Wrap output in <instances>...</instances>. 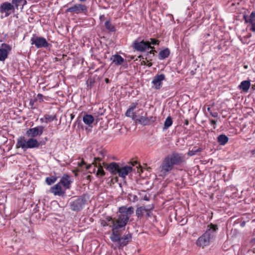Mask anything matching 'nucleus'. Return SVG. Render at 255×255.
<instances>
[{
	"label": "nucleus",
	"mask_w": 255,
	"mask_h": 255,
	"mask_svg": "<svg viewBox=\"0 0 255 255\" xmlns=\"http://www.w3.org/2000/svg\"><path fill=\"white\" fill-rule=\"evenodd\" d=\"M111 60L116 65H121L124 61V59L120 55L116 54L111 57Z\"/></svg>",
	"instance_id": "nucleus-23"
},
{
	"label": "nucleus",
	"mask_w": 255,
	"mask_h": 255,
	"mask_svg": "<svg viewBox=\"0 0 255 255\" xmlns=\"http://www.w3.org/2000/svg\"><path fill=\"white\" fill-rule=\"evenodd\" d=\"M17 145L23 149L28 148H37L40 146V143L37 140L33 137L26 140L24 136H20L17 139Z\"/></svg>",
	"instance_id": "nucleus-4"
},
{
	"label": "nucleus",
	"mask_w": 255,
	"mask_h": 255,
	"mask_svg": "<svg viewBox=\"0 0 255 255\" xmlns=\"http://www.w3.org/2000/svg\"><path fill=\"white\" fill-rule=\"evenodd\" d=\"M71 183V181L70 180V176L66 174L62 176L58 183L60 185H62L65 188V189H67L70 188V185Z\"/></svg>",
	"instance_id": "nucleus-22"
},
{
	"label": "nucleus",
	"mask_w": 255,
	"mask_h": 255,
	"mask_svg": "<svg viewBox=\"0 0 255 255\" xmlns=\"http://www.w3.org/2000/svg\"><path fill=\"white\" fill-rule=\"evenodd\" d=\"M134 212V208L132 206L127 207L122 206L119 208L118 218L116 219V223L113 226L112 231L118 230L119 229L124 227L127 224L129 217Z\"/></svg>",
	"instance_id": "nucleus-1"
},
{
	"label": "nucleus",
	"mask_w": 255,
	"mask_h": 255,
	"mask_svg": "<svg viewBox=\"0 0 255 255\" xmlns=\"http://www.w3.org/2000/svg\"><path fill=\"white\" fill-rule=\"evenodd\" d=\"M132 47L135 50L139 52H143L147 48H154L153 47L150 45L149 41H145L144 40L139 41L138 40H135L133 41Z\"/></svg>",
	"instance_id": "nucleus-6"
},
{
	"label": "nucleus",
	"mask_w": 255,
	"mask_h": 255,
	"mask_svg": "<svg viewBox=\"0 0 255 255\" xmlns=\"http://www.w3.org/2000/svg\"><path fill=\"white\" fill-rule=\"evenodd\" d=\"M43 95L41 94H38L37 95V98L39 101L40 102H42L43 101Z\"/></svg>",
	"instance_id": "nucleus-43"
},
{
	"label": "nucleus",
	"mask_w": 255,
	"mask_h": 255,
	"mask_svg": "<svg viewBox=\"0 0 255 255\" xmlns=\"http://www.w3.org/2000/svg\"><path fill=\"white\" fill-rule=\"evenodd\" d=\"M36 100H37L36 99H35V100L31 99L30 100V101L29 102V105L31 106V108H35V107L34 106V103L36 101Z\"/></svg>",
	"instance_id": "nucleus-41"
},
{
	"label": "nucleus",
	"mask_w": 255,
	"mask_h": 255,
	"mask_svg": "<svg viewBox=\"0 0 255 255\" xmlns=\"http://www.w3.org/2000/svg\"><path fill=\"white\" fill-rule=\"evenodd\" d=\"M105 81L106 83H110V80L108 78H106L105 79Z\"/></svg>",
	"instance_id": "nucleus-54"
},
{
	"label": "nucleus",
	"mask_w": 255,
	"mask_h": 255,
	"mask_svg": "<svg viewBox=\"0 0 255 255\" xmlns=\"http://www.w3.org/2000/svg\"><path fill=\"white\" fill-rule=\"evenodd\" d=\"M44 128L42 126H38L34 128L28 129L26 132L27 137H34L37 135H41L44 131Z\"/></svg>",
	"instance_id": "nucleus-8"
},
{
	"label": "nucleus",
	"mask_w": 255,
	"mask_h": 255,
	"mask_svg": "<svg viewBox=\"0 0 255 255\" xmlns=\"http://www.w3.org/2000/svg\"><path fill=\"white\" fill-rule=\"evenodd\" d=\"M151 49L152 50L149 52V53L154 54V52H156V51L155 50H153V48Z\"/></svg>",
	"instance_id": "nucleus-49"
},
{
	"label": "nucleus",
	"mask_w": 255,
	"mask_h": 255,
	"mask_svg": "<svg viewBox=\"0 0 255 255\" xmlns=\"http://www.w3.org/2000/svg\"><path fill=\"white\" fill-rule=\"evenodd\" d=\"M31 44L35 45L37 48H47L48 47L49 44L47 41L46 39L43 37H38L35 35L31 38Z\"/></svg>",
	"instance_id": "nucleus-5"
},
{
	"label": "nucleus",
	"mask_w": 255,
	"mask_h": 255,
	"mask_svg": "<svg viewBox=\"0 0 255 255\" xmlns=\"http://www.w3.org/2000/svg\"><path fill=\"white\" fill-rule=\"evenodd\" d=\"M0 47V61H3L7 57L8 52L11 50L9 45L3 43Z\"/></svg>",
	"instance_id": "nucleus-16"
},
{
	"label": "nucleus",
	"mask_w": 255,
	"mask_h": 255,
	"mask_svg": "<svg viewBox=\"0 0 255 255\" xmlns=\"http://www.w3.org/2000/svg\"><path fill=\"white\" fill-rule=\"evenodd\" d=\"M132 111H133L132 110H130V109L129 108L126 113V116L128 117H130L132 115V113H133Z\"/></svg>",
	"instance_id": "nucleus-39"
},
{
	"label": "nucleus",
	"mask_w": 255,
	"mask_h": 255,
	"mask_svg": "<svg viewBox=\"0 0 255 255\" xmlns=\"http://www.w3.org/2000/svg\"><path fill=\"white\" fill-rule=\"evenodd\" d=\"M251 86L250 82L249 81H243L239 85V88L243 90L245 92H247Z\"/></svg>",
	"instance_id": "nucleus-27"
},
{
	"label": "nucleus",
	"mask_w": 255,
	"mask_h": 255,
	"mask_svg": "<svg viewBox=\"0 0 255 255\" xmlns=\"http://www.w3.org/2000/svg\"><path fill=\"white\" fill-rule=\"evenodd\" d=\"M46 182L48 185H51L56 181V177L52 176L50 177H47L46 178Z\"/></svg>",
	"instance_id": "nucleus-34"
},
{
	"label": "nucleus",
	"mask_w": 255,
	"mask_h": 255,
	"mask_svg": "<svg viewBox=\"0 0 255 255\" xmlns=\"http://www.w3.org/2000/svg\"><path fill=\"white\" fill-rule=\"evenodd\" d=\"M147 66H148V67H150V66H152V63H148V64H147Z\"/></svg>",
	"instance_id": "nucleus-58"
},
{
	"label": "nucleus",
	"mask_w": 255,
	"mask_h": 255,
	"mask_svg": "<svg viewBox=\"0 0 255 255\" xmlns=\"http://www.w3.org/2000/svg\"><path fill=\"white\" fill-rule=\"evenodd\" d=\"M101 224L103 227L109 226L110 227H112V225H110L109 223H108L107 221L105 220H102Z\"/></svg>",
	"instance_id": "nucleus-40"
},
{
	"label": "nucleus",
	"mask_w": 255,
	"mask_h": 255,
	"mask_svg": "<svg viewBox=\"0 0 255 255\" xmlns=\"http://www.w3.org/2000/svg\"><path fill=\"white\" fill-rule=\"evenodd\" d=\"M211 241H212L204 233L197 239L196 245L198 246L204 247L208 246Z\"/></svg>",
	"instance_id": "nucleus-19"
},
{
	"label": "nucleus",
	"mask_w": 255,
	"mask_h": 255,
	"mask_svg": "<svg viewBox=\"0 0 255 255\" xmlns=\"http://www.w3.org/2000/svg\"><path fill=\"white\" fill-rule=\"evenodd\" d=\"M116 181H117L118 180V178L117 177H115Z\"/></svg>",
	"instance_id": "nucleus-61"
},
{
	"label": "nucleus",
	"mask_w": 255,
	"mask_h": 255,
	"mask_svg": "<svg viewBox=\"0 0 255 255\" xmlns=\"http://www.w3.org/2000/svg\"><path fill=\"white\" fill-rule=\"evenodd\" d=\"M243 18L245 20V23H248L249 17H248V15L244 14L243 16Z\"/></svg>",
	"instance_id": "nucleus-46"
},
{
	"label": "nucleus",
	"mask_w": 255,
	"mask_h": 255,
	"mask_svg": "<svg viewBox=\"0 0 255 255\" xmlns=\"http://www.w3.org/2000/svg\"><path fill=\"white\" fill-rule=\"evenodd\" d=\"M105 26L110 31L114 32L116 31L115 26L111 22L110 20H107L105 22Z\"/></svg>",
	"instance_id": "nucleus-29"
},
{
	"label": "nucleus",
	"mask_w": 255,
	"mask_h": 255,
	"mask_svg": "<svg viewBox=\"0 0 255 255\" xmlns=\"http://www.w3.org/2000/svg\"><path fill=\"white\" fill-rule=\"evenodd\" d=\"M150 42H149L150 44H151L152 45H158L159 44V41L158 40H157V39H155L154 38H150Z\"/></svg>",
	"instance_id": "nucleus-36"
},
{
	"label": "nucleus",
	"mask_w": 255,
	"mask_h": 255,
	"mask_svg": "<svg viewBox=\"0 0 255 255\" xmlns=\"http://www.w3.org/2000/svg\"><path fill=\"white\" fill-rule=\"evenodd\" d=\"M86 164V163L84 161H82L79 164L80 166H82L83 165Z\"/></svg>",
	"instance_id": "nucleus-52"
},
{
	"label": "nucleus",
	"mask_w": 255,
	"mask_h": 255,
	"mask_svg": "<svg viewBox=\"0 0 255 255\" xmlns=\"http://www.w3.org/2000/svg\"><path fill=\"white\" fill-rule=\"evenodd\" d=\"M80 120H77L76 121V122H75V124H76V125H80Z\"/></svg>",
	"instance_id": "nucleus-53"
},
{
	"label": "nucleus",
	"mask_w": 255,
	"mask_h": 255,
	"mask_svg": "<svg viewBox=\"0 0 255 255\" xmlns=\"http://www.w3.org/2000/svg\"><path fill=\"white\" fill-rule=\"evenodd\" d=\"M173 166L169 158L166 156L160 165L161 171L164 174H166L172 169Z\"/></svg>",
	"instance_id": "nucleus-11"
},
{
	"label": "nucleus",
	"mask_w": 255,
	"mask_h": 255,
	"mask_svg": "<svg viewBox=\"0 0 255 255\" xmlns=\"http://www.w3.org/2000/svg\"><path fill=\"white\" fill-rule=\"evenodd\" d=\"M87 11V7L85 4H76L66 9V12L79 13Z\"/></svg>",
	"instance_id": "nucleus-13"
},
{
	"label": "nucleus",
	"mask_w": 255,
	"mask_h": 255,
	"mask_svg": "<svg viewBox=\"0 0 255 255\" xmlns=\"http://www.w3.org/2000/svg\"><path fill=\"white\" fill-rule=\"evenodd\" d=\"M132 167L126 165L122 167H119V170L118 172V175L122 178L123 179H125L127 175L128 174V173H130L132 171Z\"/></svg>",
	"instance_id": "nucleus-18"
},
{
	"label": "nucleus",
	"mask_w": 255,
	"mask_h": 255,
	"mask_svg": "<svg viewBox=\"0 0 255 255\" xmlns=\"http://www.w3.org/2000/svg\"><path fill=\"white\" fill-rule=\"evenodd\" d=\"M210 110V108H207V110H208V111H209Z\"/></svg>",
	"instance_id": "nucleus-63"
},
{
	"label": "nucleus",
	"mask_w": 255,
	"mask_h": 255,
	"mask_svg": "<svg viewBox=\"0 0 255 255\" xmlns=\"http://www.w3.org/2000/svg\"><path fill=\"white\" fill-rule=\"evenodd\" d=\"M86 202L85 195L74 196L69 200V206L72 211L79 212L83 209Z\"/></svg>",
	"instance_id": "nucleus-3"
},
{
	"label": "nucleus",
	"mask_w": 255,
	"mask_h": 255,
	"mask_svg": "<svg viewBox=\"0 0 255 255\" xmlns=\"http://www.w3.org/2000/svg\"><path fill=\"white\" fill-rule=\"evenodd\" d=\"M244 68H246V69H247V68H248V66H247V65L245 66H244Z\"/></svg>",
	"instance_id": "nucleus-62"
},
{
	"label": "nucleus",
	"mask_w": 255,
	"mask_h": 255,
	"mask_svg": "<svg viewBox=\"0 0 255 255\" xmlns=\"http://www.w3.org/2000/svg\"><path fill=\"white\" fill-rule=\"evenodd\" d=\"M40 121L42 122V123H44V117L42 118H41L40 119Z\"/></svg>",
	"instance_id": "nucleus-55"
},
{
	"label": "nucleus",
	"mask_w": 255,
	"mask_h": 255,
	"mask_svg": "<svg viewBox=\"0 0 255 255\" xmlns=\"http://www.w3.org/2000/svg\"><path fill=\"white\" fill-rule=\"evenodd\" d=\"M150 195L149 194H145L144 196L142 197L141 199L148 201L150 200Z\"/></svg>",
	"instance_id": "nucleus-38"
},
{
	"label": "nucleus",
	"mask_w": 255,
	"mask_h": 255,
	"mask_svg": "<svg viewBox=\"0 0 255 255\" xmlns=\"http://www.w3.org/2000/svg\"><path fill=\"white\" fill-rule=\"evenodd\" d=\"M106 219L108 222H111L112 226H113V222H114V224L116 223V219L113 218L111 217L108 216L106 217Z\"/></svg>",
	"instance_id": "nucleus-37"
},
{
	"label": "nucleus",
	"mask_w": 255,
	"mask_h": 255,
	"mask_svg": "<svg viewBox=\"0 0 255 255\" xmlns=\"http://www.w3.org/2000/svg\"><path fill=\"white\" fill-rule=\"evenodd\" d=\"M202 150V149L201 148H196V147H195L194 149L189 150V151L187 153V155L190 156H193L195 155L197 153L201 152Z\"/></svg>",
	"instance_id": "nucleus-33"
},
{
	"label": "nucleus",
	"mask_w": 255,
	"mask_h": 255,
	"mask_svg": "<svg viewBox=\"0 0 255 255\" xmlns=\"http://www.w3.org/2000/svg\"><path fill=\"white\" fill-rule=\"evenodd\" d=\"M165 75L163 74L155 75L152 81L155 89H159L162 85V81L164 80Z\"/></svg>",
	"instance_id": "nucleus-17"
},
{
	"label": "nucleus",
	"mask_w": 255,
	"mask_h": 255,
	"mask_svg": "<svg viewBox=\"0 0 255 255\" xmlns=\"http://www.w3.org/2000/svg\"><path fill=\"white\" fill-rule=\"evenodd\" d=\"M132 118V119L134 121H136L138 122V120L139 118V117H138L137 115H136L134 113H132V115L130 117Z\"/></svg>",
	"instance_id": "nucleus-42"
},
{
	"label": "nucleus",
	"mask_w": 255,
	"mask_h": 255,
	"mask_svg": "<svg viewBox=\"0 0 255 255\" xmlns=\"http://www.w3.org/2000/svg\"><path fill=\"white\" fill-rule=\"evenodd\" d=\"M11 3L13 4L14 10L15 9L22 10L23 6L26 4L27 1L26 0H12Z\"/></svg>",
	"instance_id": "nucleus-21"
},
{
	"label": "nucleus",
	"mask_w": 255,
	"mask_h": 255,
	"mask_svg": "<svg viewBox=\"0 0 255 255\" xmlns=\"http://www.w3.org/2000/svg\"><path fill=\"white\" fill-rule=\"evenodd\" d=\"M94 119L93 116L91 115H88L86 114L85 116H84L83 118V121L84 123L87 125L90 126L91 124H92L94 122Z\"/></svg>",
	"instance_id": "nucleus-25"
},
{
	"label": "nucleus",
	"mask_w": 255,
	"mask_h": 255,
	"mask_svg": "<svg viewBox=\"0 0 255 255\" xmlns=\"http://www.w3.org/2000/svg\"><path fill=\"white\" fill-rule=\"evenodd\" d=\"M184 124L186 126L188 125L189 124V122H188V120L187 119H186L185 120V123H184Z\"/></svg>",
	"instance_id": "nucleus-51"
},
{
	"label": "nucleus",
	"mask_w": 255,
	"mask_h": 255,
	"mask_svg": "<svg viewBox=\"0 0 255 255\" xmlns=\"http://www.w3.org/2000/svg\"><path fill=\"white\" fill-rule=\"evenodd\" d=\"M104 167L113 175L118 174L119 170V164L115 162H112L109 164L105 162L103 163Z\"/></svg>",
	"instance_id": "nucleus-9"
},
{
	"label": "nucleus",
	"mask_w": 255,
	"mask_h": 255,
	"mask_svg": "<svg viewBox=\"0 0 255 255\" xmlns=\"http://www.w3.org/2000/svg\"><path fill=\"white\" fill-rule=\"evenodd\" d=\"M228 137L225 134H221L218 137V142L221 145H224L228 141Z\"/></svg>",
	"instance_id": "nucleus-28"
},
{
	"label": "nucleus",
	"mask_w": 255,
	"mask_h": 255,
	"mask_svg": "<svg viewBox=\"0 0 255 255\" xmlns=\"http://www.w3.org/2000/svg\"><path fill=\"white\" fill-rule=\"evenodd\" d=\"M92 166L91 165H89L87 166V169H89Z\"/></svg>",
	"instance_id": "nucleus-59"
},
{
	"label": "nucleus",
	"mask_w": 255,
	"mask_h": 255,
	"mask_svg": "<svg viewBox=\"0 0 255 255\" xmlns=\"http://www.w3.org/2000/svg\"><path fill=\"white\" fill-rule=\"evenodd\" d=\"M147 114H145V116H141L139 117L138 120V123L143 126L149 125L154 123L156 121L155 117H147L146 116Z\"/></svg>",
	"instance_id": "nucleus-15"
},
{
	"label": "nucleus",
	"mask_w": 255,
	"mask_h": 255,
	"mask_svg": "<svg viewBox=\"0 0 255 255\" xmlns=\"http://www.w3.org/2000/svg\"><path fill=\"white\" fill-rule=\"evenodd\" d=\"M173 165H180L184 161L183 156L176 152H173L171 155L167 156Z\"/></svg>",
	"instance_id": "nucleus-10"
},
{
	"label": "nucleus",
	"mask_w": 255,
	"mask_h": 255,
	"mask_svg": "<svg viewBox=\"0 0 255 255\" xmlns=\"http://www.w3.org/2000/svg\"><path fill=\"white\" fill-rule=\"evenodd\" d=\"M251 27L250 30L253 32H255V22L251 23Z\"/></svg>",
	"instance_id": "nucleus-45"
},
{
	"label": "nucleus",
	"mask_w": 255,
	"mask_h": 255,
	"mask_svg": "<svg viewBox=\"0 0 255 255\" xmlns=\"http://www.w3.org/2000/svg\"><path fill=\"white\" fill-rule=\"evenodd\" d=\"M70 117H71V119L72 120L74 118V115L72 114H71Z\"/></svg>",
	"instance_id": "nucleus-56"
},
{
	"label": "nucleus",
	"mask_w": 255,
	"mask_h": 255,
	"mask_svg": "<svg viewBox=\"0 0 255 255\" xmlns=\"http://www.w3.org/2000/svg\"><path fill=\"white\" fill-rule=\"evenodd\" d=\"M110 239L113 242L116 243L118 249H120L127 246L131 241L132 235L128 233L121 237L118 230L112 231Z\"/></svg>",
	"instance_id": "nucleus-2"
},
{
	"label": "nucleus",
	"mask_w": 255,
	"mask_h": 255,
	"mask_svg": "<svg viewBox=\"0 0 255 255\" xmlns=\"http://www.w3.org/2000/svg\"><path fill=\"white\" fill-rule=\"evenodd\" d=\"M210 122L212 125H215L216 124V121L213 120H211Z\"/></svg>",
	"instance_id": "nucleus-47"
},
{
	"label": "nucleus",
	"mask_w": 255,
	"mask_h": 255,
	"mask_svg": "<svg viewBox=\"0 0 255 255\" xmlns=\"http://www.w3.org/2000/svg\"><path fill=\"white\" fill-rule=\"evenodd\" d=\"M50 191L54 195L61 197H65L66 195L65 192L62 190L61 185L59 183L51 187Z\"/></svg>",
	"instance_id": "nucleus-20"
},
{
	"label": "nucleus",
	"mask_w": 255,
	"mask_h": 255,
	"mask_svg": "<svg viewBox=\"0 0 255 255\" xmlns=\"http://www.w3.org/2000/svg\"><path fill=\"white\" fill-rule=\"evenodd\" d=\"M211 115L213 117H217L218 116V114L217 113H215L214 114H211Z\"/></svg>",
	"instance_id": "nucleus-50"
},
{
	"label": "nucleus",
	"mask_w": 255,
	"mask_h": 255,
	"mask_svg": "<svg viewBox=\"0 0 255 255\" xmlns=\"http://www.w3.org/2000/svg\"><path fill=\"white\" fill-rule=\"evenodd\" d=\"M105 18V15H102L100 16V19L101 21H102Z\"/></svg>",
	"instance_id": "nucleus-48"
},
{
	"label": "nucleus",
	"mask_w": 255,
	"mask_h": 255,
	"mask_svg": "<svg viewBox=\"0 0 255 255\" xmlns=\"http://www.w3.org/2000/svg\"><path fill=\"white\" fill-rule=\"evenodd\" d=\"M54 120H57L56 115H49L46 114L44 115V123H48Z\"/></svg>",
	"instance_id": "nucleus-30"
},
{
	"label": "nucleus",
	"mask_w": 255,
	"mask_h": 255,
	"mask_svg": "<svg viewBox=\"0 0 255 255\" xmlns=\"http://www.w3.org/2000/svg\"><path fill=\"white\" fill-rule=\"evenodd\" d=\"M102 157H95L94 161L93 163L95 165V167H98V170L97 172V175L98 176H103L105 175V172L103 169V167L100 163V161L102 160V158L104 156L103 152H101Z\"/></svg>",
	"instance_id": "nucleus-14"
},
{
	"label": "nucleus",
	"mask_w": 255,
	"mask_h": 255,
	"mask_svg": "<svg viewBox=\"0 0 255 255\" xmlns=\"http://www.w3.org/2000/svg\"><path fill=\"white\" fill-rule=\"evenodd\" d=\"M145 208L146 206H140L136 209L135 214L137 218L141 219L143 217L144 213L147 210Z\"/></svg>",
	"instance_id": "nucleus-26"
},
{
	"label": "nucleus",
	"mask_w": 255,
	"mask_h": 255,
	"mask_svg": "<svg viewBox=\"0 0 255 255\" xmlns=\"http://www.w3.org/2000/svg\"><path fill=\"white\" fill-rule=\"evenodd\" d=\"M172 120L171 118L170 117H168L164 122L163 129H167L172 125Z\"/></svg>",
	"instance_id": "nucleus-31"
},
{
	"label": "nucleus",
	"mask_w": 255,
	"mask_h": 255,
	"mask_svg": "<svg viewBox=\"0 0 255 255\" xmlns=\"http://www.w3.org/2000/svg\"><path fill=\"white\" fill-rule=\"evenodd\" d=\"M154 207L153 205H149L146 206L145 209L147 210L145 211L146 218L150 217L152 216V213L151 210L154 208Z\"/></svg>",
	"instance_id": "nucleus-32"
},
{
	"label": "nucleus",
	"mask_w": 255,
	"mask_h": 255,
	"mask_svg": "<svg viewBox=\"0 0 255 255\" xmlns=\"http://www.w3.org/2000/svg\"><path fill=\"white\" fill-rule=\"evenodd\" d=\"M170 54V50L168 48L160 51L158 54V58L160 60H163L167 58Z\"/></svg>",
	"instance_id": "nucleus-24"
},
{
	"label": "nucleus",
	"mask_w": 255,
	"mask_h": 255,
	"mask_svg": "<svg viewBox=\"0 0 255 255\" xmlns=\"http://www.w3.org/2000/svg\"><path fill=\"white\" fill-rule=\"evenodd\" d=\"M137 105H138L137 103H133L132 104V105L129 108V109H130V110H132V111H133L136 108Z\"/></svg>",
	"instance_id": "nucleus-44"
},
{
	"label": "nucleus",
	"mask_w": 255,
	"mask_h": 255,
	"mask_svg": "<svg viewBox=\"0 0 255 255\" xmlns=\"http://www.w3.org/2000/svg\"><path fill=\"white\" fill-rule=\"evenodd\" d=\"M14 11L13 4L10 2H4L0 5V12L4 13L5 17H8L11 13V12L14 13Z\"/></svg>",
	"instance_id": "nucleus-7"
},
{
	"label": "nucleus",
	"mask_w": 255,
	"mask_h": 255,
	"mask_svg": "<svg viewBox=\"0 0 255 255\" xmlns=\"http://www.w3.org/2000/svg\"><path fill=\"white\" fill-rule=\"evenodd\" d=\"M81 2H85L87 1V0H79Z\"/></svg>",
	"instance_id": "nucleus-60"
},
{
	"label": "nucleus",
	"mask_w": 255,
	"mask_h": 255,
	"mask_svg": "<svg viewBox=\"0 0 255 255\" xmlns=\"http://www.w3.org/2000/svg\"><path fill=\"white\" fill-rule=\"evenodd\" d=\"M255 11H253L251 13L249 17V20L248 23H250V24L255 23Z\"/></svg>",
	"instance_id": "nucleus-35"
},
{
	"label": "nucleus",
	"mask_w": 255,
	"mask_h": 255,
	"mask_svg": "<svg viewBox=\"0 0 255 255\" xmlns=\"http://www.w3.org/2000/svg\"><path fill=\"white\" fill-rule=\"evenodd\" d=\"M252 153L253 155H255V149L252 151Z\"/></svg>",
	"instance_id": "nucleus-57"
},
{
	"label": "nucleus",
	"mask_w": 255,
	"mask_h": 255,
	"mask_svg": "<svg viewBox=\"0 0 255 255\" xmlns=\"http://www.w3.org/2000/svg\"><path fill=\"white\" fill-rule=\"evenodd\" d=\"M218 230L217 225L210 224L208 225L207 229L205 233V234L212 241L216 237L217 231Z\"/></svg>",
	"instance_id": "nucleus-12"
}]
</instances>
